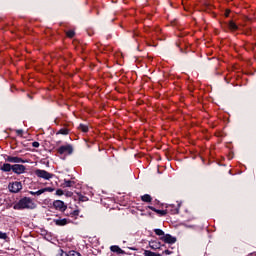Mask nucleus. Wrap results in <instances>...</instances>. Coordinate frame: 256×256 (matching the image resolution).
I'll use <instances>...</instances> for the list:
<instances>
[{
	"mask_svg": "<svg viewBox=\"0 0 256 256\" xmlns=\"http://www.w3.org/2000/svg\"><path fill=\"white\" fill-rule=\"evenodd\" d=\"M37 204L30 197L21 198L16 204H14L13 209L16 211H23V209H35Z\"/></svg>",
	"mask_w": 256,
	"mask_h": 256,
	"instance_id": "1",
	"label": "nucleus"
},
{
	"mask_svg": "<svg viewBox=\"0 0 256 256\" xmlns=\"http://www.w3.org/2000/svg\"><path fill=\"white\" fill-rule=\"evenodd\" d=\"M59 155H73V146L71 144L62 145L57 149Z\"/></svg>",
	"mask_w": 256,
	"mask_h": 256,
	"instance_id": "2",
	"label": "nucleus"
},
{
	"mask_svg": "<svg viewBox=\"0 0 256 256\" xmlns=\"http://www.w3.org/2000/svg\"><path fill=\"white\" fill-rule=\"evenodd\" d=\"M36 177H39L40 179H45L46 181H49V179H53V174L47 172L46 170L37 169L35 170Z\"/></svg>",
	"mask_w": 256,
	"mask_h": 256,
	"instance_id": "3",
	"label": "nucleus"
},
{
	"mask_svg": "<svg viewBox=\"0 0 256 256\" xmlns=\"http://www.w3.org/2000/svg\"><path fill=\"white\" fill-rule=\"evenodd\" d=\"M8 189L10 191V193H19V191H21V189H23V184H21V182H12L8 185Z\"/></svg>",
	"mask_w": 256,
	"mask_h": 256,
	"instance_id": "4",
	"label": "nucleus"
},
{
	"mask_svg": "<svg viewBox=\"0 0 256 256\" xmlns=\"http://www.w3.org/2000/svg\"><path fill=\"white\" fill-rule=\"evenodd\" d=\"M53 207L57 211H60L61 213H65V211H67V206H66L65 202H63L61 200H55L53 202Z\"/></svg>",
	"mask_w": 256,
	"mask_h": 256,
	"instance_id": "5",
	"label": "nucleus"
},
{
	"mask_svg": "<svg viewBox=\"0 0 256 256\" xmlns=\"http://www.w3.org/2000/svg\"><path fill=\"white\" fill-rule=\"evenodd\" d=\"M26 169L27 168L23 164H14L13 168H12V171L16 175H23V173H25Z\"/></svg>",
	"mask_w": 256,
	"mask_h": 256,
	"instance_id": "6",
	"label": "nucleus"
},
{
	"mask_svg": "<svg viewBox=\"0 0 256 256\" xmlns=\"http://www.w3.org/2000/svg\"><path fill=\"white\" fill-rule=\"evenodd\" d=\"M160 239L164 243H168V245H173L174 243H177V238L173 237L171 234H166L160 237Z\"/></svg>",
	"mask_w": 256,
	"mask_h": 256,
	"instance_id": "7",
	"label": "nucleus"
},
{
	"mask_svg": "<svg viewBox=\"0 0 256 256\" xmlns=\"http://www.w3.org/2000/svg\"><path fill=\"white\" fill-rule=\"evenodd\" d=\"M8 163H29L27 160H23L17 156H7L5 159Z\"/></svg>",
	"mask_w": 256,
	"mask_h": 256,
	"instance_id": "8",
	"label": "nucleus"
},
{
	"mask_svg": "<svg viewBox=\"0 0 256 256\" xmlns=\"http://www.w3.org/2000/svg\"><path fill=\"white\" fill-rule=\"evenodd\" d=\"M71 221L67 218H63V219H54V223L55 225H57L58 227H65V225H69Z\"/></svg>",
	"mask_w": 256,
	"mask_h": 256,
	"instance_id": "9",
	"label": "nucleus"
},
{
	"mask_svg": "<svg viewBox=\"0 0 256 256\" xmlns=\"http://www.w3.org/2000/svg\"><path fill=\"white\" fill-rule=\"evenodd\" d=\"M112 253H117V255H125V250L121 249L118 245H113L110 247Z\"/></svg>",
	"mask_w": 256,
	"mask_h": 256,
	"instance_id": "10",
	"label": "nucleus"
},
{
	"mask_svg": "<svg viewBox=\"0 0 256 256\" xmlns=\"http://www.w3.org/2000/svg\"><path fill=\"white\" fill-rule=\"evenodd\" d=\"M0 169L1 171H4V173H9V171H13V165L9 163H4Z\"/></svg>",
	"mask_w": 256,
	"mask_h": 256,
	"instance_id": "11",
	"label": "nucleus"
},
{
	"mask_svg": "<svg viewBox=\"0 0 256 256\" xmlns=\"http://www.w3.org/2000/svg\"><path fill=\"white\" fill-rule=\"evenodd\" d=\"M167 209L172 215H177L179 213V208L175 207V205H168Z\"/></svg>",
	"mask_w": 256,
	"mask_h": 256,
	"instance_id": "12",
	"label": "nucleus"
},
{
	"mask_svg": "<svg viewBox=\"0 0 256 256\" xmlns=\"http://www.w3.org/2000/svg\"><path fill=\"white\" fill-rule=\"evenodd\" d=\"M228 29H230V31H237V29L239 28L237 27V24H235V22L230 21L228 23Z\"/></svg>",
	"mask_w": 256,
	"mask_h": 256,
	"instance_id": "13",
	"label": "nucleus"
},
{
	"mask_svg": "<svg viewBox=\"0 0 256 256\" xmlns=\"http://www.w3.org/2000/svg\"><path fill=\"white\" fill-rule=\"evenodd\" d=\"M141 200L144 201V203H151L152 198L151 195L149 194H145L141 197Z\"/></svg>",
	"mask_w": 256,
	"mask_h": 256,
	"instance_id": "14",
	"label": "nucleus"
},
{
	"mask_svg": "<svg viewBox=\"0 0 256 256\" xmlns=\"http://www.w3.org/2000/svg\"><path fill=\"white\" fill-rule=\"evenodd\" d=\"M154 233L156 235H158V237H165V235H166L165 232L163 230L159 229V228L154 229Z\"/></svg>",
	"mask_w": 256,
	"mask_h": 256,
	"instance_id": "15",
	"label": "nucleus"
},
{
	"mask_svg": "<svg viewBox=\"0 0 256 256\" xmlns=\"http://www.w3.org/2000/svg\"><path fill=\"white\" fill-rule=\"evenodd\" d=\"M78 129H80V131H82L83 133H87V131H89V126L85 124H80Z\"/></svg>",
	"mask_w": 256,
	"mask_h": 256,
	"instance_id": "16",
	"label": "nucleus"
},
{
	"mask_svg": "<svg viewBox=\"0 0 256 256\" xmlns=\"http://www.w3.org/2000/svg\"><path fill=\"white\" fill-rule=\"evenodd\" d=\"M59 135H69V130L67 128H62L58 131Z\"/></svg>",
	"mask_w": 256,
	"mask_h": 256,
	"instance_id": "17",
	"label": "nucleus"
},
{
	"mask_svg": "<svg viewBox=\"0 0 256 256\" xmlns=\"http://www.w3.org/2000/svg\"><path fill=\"white\" fill-rule=\"evenodd\" d=\"M53 191H55V188L52 187H46V188H42V193H53Z\"/></svg>",
	"mask_w": 256,
	"mask_h": 256,
	"instance_id": "18",
	"label": "nucleus"
},
{
	"mask_svg": "<svg viewBox=\"0 0 256 256\" xmlns=\"http://www.w3.org/2000/svg\"><path fill=\"white\" fill-rule=\"evenodd\" d=\"M155 213H157L158 215H161V217H165V215H167V210H155Z\"/></svg>",
	"mask_w": 256,
	"mask_h": 256,
	"instance_id": "19",
	"label": "nucleus"
},
{
	"mask_svg": "<svg viewBox=\"0 0 256 256\" xmlns=\"http://www.w3.org/2000/svg\"><path fill=\"white\" fill-rule=\"evenodd\" d=\"M0 239L7 241L9 239V236H7V233L0 231Z\"/></svg>",
	"mask_w": 256,
	"mask_h": 256,
	"instance_id": "20",
	"label": "nucleus"
},
{
	"mask_svg": "<svg viewBox=\"0 0 256 256\" xmlns=\"http://www.w3.org/2000/svg\"><path fill=\"white\" fill-rule=\"evenodd\" d=\"M29 193H30V195H37V196H39V195H43V190L40 189V190H38L36 192L30 191Z\"/></svg>",
	"mask_w": 256,
	"mask_h": 256,
	"instance_id": "21",
	"label": "nucleus"
},
{
	"mask_svg": "<svg viewBox=\"0 0 256 256\" xmlns=\"http://www.w3.org/2000/svg\"><path fill=\"white\" fill-rule=\"evenodd\" d=\"M155 252L151 251V250H145L144 251V255L145 256H155Z\"/></svg>",
	"mask_w": 256,
	"mask_h": 256,
	"instance_id": "22",
	"label": "nucleus"
},
{
	"mask_svg": "<svg viewBox=\"0 0 256 256\" xmlns=\"http://www.w3.org/2000/svg\"><path fill=\"white\" fill-rule=\"evenodd\" d=\"M66 215H70L71 217H77L79 216V210H74L70 212V214H66Z\"/></svg>",
	"mask_w": 256,
	"mask_h": 256,
	"instance_id": "23",
	"label": "nucleus"
},
{
	"mask_svg": "<svg viewBox=\"0 0 256 256\" xmlns=\"http://www.w3.org/2000/svg\"><path fill=\"white\" fill-rule=\"evenodd\" d=\"M68 255L69 256H81V254L75 250L69 251Z\"/></svg>",
	"mask_w": 256,
	"mask_h": 256,
	"instance_id": "24",
	"label": "nucleus"
},
{
	"mask_svg": "<svg viewBox=\"0 0 256 256\" xmlns=\"http://www.w3.org/2000/svg\"><path fill=\"white\" fill-rule=\"evenodd\" d=\"M67 37H70V38L75 37V31L69 30V31L67 32Z\"/></svg>",
	"mask_w": 256,
	"mask_h": 256,
	"instance_id": "25",
	"label": "nucleus"
},
{
	"mask_svg": "<svg viewBox=\"0 0 256 256\" xmlns=\"http://www.w3.org/2000/svg\"><path fill=\"white\" fill-rule=\"evenodd\" d=\"M73 182L71 180L65 181V187H72Z\"/></svg>",
	"mask_w": 256,
	"mask_h": 256,
	"instance_id": "26",
	"label": "nucleus"
},
{
	"mask_svg": "<svg viewBox=\"0 0 256 256\" xmlns=\"http://www.w3.org/2000/svg\"><path fill=\"white\" fill-rule=\"evenodd\" d=\"M56 195H58V196L63 195V190H61V189L56 190Z\"/></svg>",
	"mask_w": 256,
	"mask_h": 256,
	"instance_id": "27",
	"label": "nucleus"
},
{
	"mask_svg": "<svg viewBox=\"0 0 256 256\" xmlns=\"http://www.w3.org/2000/svg\"><path fill=\"white\" fill-rule=\"evenodd\" d=\"M163 253H164V255H172L173 251L165 250Z\"/></svg>",
	"mask_w": 256,
	"mask_h": 256,
	"instance_id": "28",
	"label": "nucleus"
},
{
	"mask_svg": "<svg viewBox=\"0 0 256 256\" xmlns=\"http://www.w3.org/2000/svg\"><path fill=\"white\" fill-rule=\"evenodd\" d=\"M39 142L35 141L32 143V147L38 148L39 147Z\"/></svg>",
	"mask_w": 256,
	"mask_h": 256,
	"instance_id": "29",
	"label": "nucleus"
},
{
	"mask_svg": "<svg viewBox=\"0 0 256 256\" xmlns=\"http://www.w3.org/2000/svg\"><path fill=\"white\" fill-rule=\"evenodd\" d=\"M79 200H80V201H87V197H85V196H80V197H79Z\"/></svg>",
	"mask_w": 256,
	"mask_h": 256,
	"instance_id": "30",
	"label": "nucleus"
},
{
	"mask_svg": "<svg viewBox=\"0 0 256 256\" xmlns=\"http://www.w3.org/2000/svg\"><path fill=\"white\" fill-rule=\"evenodd\" d=\"M16 133H17V135H23V130H21V129L16 130Z\"/></svg>",
	"mask_w": 256,
	"mask_h": 256,
	"instance_id": "31",
	"label": "nucleus"
},
{
	"mask_svg": "<svg viewBox=\"0 0 256 256\" xmlns=\"http://www.w3.org/2000/svg\"><path fill=\"white\" fill-rule=\"evenodd\" d=\"M149 209H151V211H154V213H155V211H157V208H155L153 206H150Z\"/></svg>",
	"mask_w": 256,
	"mask_h": 256,
	"instance_id": "32",
	"label": "nucleus"
},
{
	"mask_svg": "<svg viewBox=\"0 0 256 256\" xmlns=\"http://www.w3.org/2000/svg\"><path fill=\"white\" fill-rule=\"evenodd\" d=\"M71 195H73V193H71V192H68V193H67V196H68V197H71Z\"/></svg>",
	"mask_w": 256,
	"mask_h": 256,
	"instance_id": "33",
	"label": "nucleus"
},
{
	"mask_svg": "<svg viewBox=\"0 0 256 256\" xmlns=\"http://www.w3.org/2000/svg\"><path fill=\"white\" fill-rule=\"evenodd\" d=\"M155 256H162V255H161V254H157V253H156V254H155Z\"/></svg>",
	"mask_w": 256,
	"mask_h": 256,
	"instance_id": "34",
	"label": "nucleus"
},
{
	"mask_svg": "<svg viewBox=\"0 0 256 256\" xmlns=\"http://www.w3.org/2000/svg\"><path fill=\"white\" fill-rule=\"evenodd\" d=\"M151 249H155V246H151Z\"/></svg>",
	"mask_w": 256,
	"mask_h": 256,
	"instance_id": "35",
	"label": "nucleus"
},
{
	"mask_svg": "<svg viewBox=\"0 0 256 256\" xmlns=\"http://www.w3.org/2000/svg\"><path fill=\"white\" fill-rule=\"evenodd\" d=\"M228 16H229V13L226 14V17H228Z\"/></svg>",
	"mask_w": 256,
	"mask_h": 256,
	"instance_id": "36",
	"label": "nucleus"
}]
</instances>
